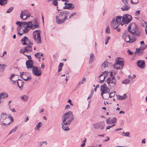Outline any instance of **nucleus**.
Returning <instances> with one entry per match:
<instances>
[{
    "mask_svg": "<svg viewBox=\"0 0 147 147\" xmlns=\"http://www.w3.org/2000/svg\"><path fill=\"white\" fill-rule=\"evenodd\" d=\"M74 118L72 112L71 111H69L62 115V122L63 123L67 125H70Z\"/></svg>",
    "mask_w": 147,
    "mask_h": 147,
    "instance_id": "f257e3e1",
    "label": "nucleus"
},
{
    "mask_svg": "<svg viewBox=\"0 0 147 147\" xmlns=\"http://www.w3.org/2000/svg\"><path fill=\"white\" fill-rule=\"evenodd\" d=\"M31 79V78L30 77H27L26 78V79H25V81L29 80Z\"/></svg>",
    "mask_w": 147,
    "mask_h": 147,
    "instance_id": "69168bd1",
    "label": "nucleus"
},
{
    "mask_svg": "<svg viewBox=\"0 0 147 147\" xmlns=\"http://www.w3.org/2000/svg\"><path fill=\"white\" fill-rule=\"evenodd\" d=\"M95 59V57L94 54L92 53H91L90 55V59H89V63H92V62Z\"/></svg>",
    "mask_w": 147,
    "mask_h": 147,
    "instance_id": "cd10ccee",
    "label": "nucleus"
},
{
    "mask_svg": "<svg viewBox=\"0 0 147 147\" xmlns=\"http://www.w3.org/2000/svg\"><path fill=\"white\" fill-rule=\"evenodd\" d=\"M17 84L20 90L23 89V86L24 84V82L20 79H18L17 80Z\"/></svg>",
    "mask_w": 147,
    "mask_h": 147,
    "instance_id": "4be33fe9",
    "label": "nucleus"
},
{
    "mask_svg": "<svg viewBox=\"0 0 147 147\" xmlns=\"http://www.w3.org/2000/svg\"><path fill=\"white\" fill-rule=\"evenodd\" d=\"M106 140H104L105 142H106V141H108V140H109V137L108 136L107 137H106Z\"/></svg>",
    "mask_w": 147,
    "mask_h": 147,
    "instance_id": "774afa93",
    "label": "nucleus"
},
{
    "mask_svg": "<svg viewBox=\"0 0 147 147\" xmlns=\"http://www.w3.org/2000/svg\"><path fill=\"white\" fill-rule=\"evenodd\" d=\"M24 28L23 29V32H18V34L20 35H22L23 33H26L28 32L30 30V29L28 28L27 27H26L25 26V27H24Z\"/></svg>",
    "mask_w": 147,
    "mask_h": 147,
    "instance_id": "a878e982",
    "label": "nucleus"
},
{
    "mask_svg": "<svg viewBox=\"0 0 147 147\" xmlns=\"http://www.w3.org/2000/svg\"><path fill=\"white\" fill-rule=\"evenodd\" d=\"M131 82V81L130 80L127 78L125 79L122 82V83L123 84H128L129 83H130Z\"/></svg>",
    "mask_w": 147,
    "mask_h": 147,
    "instance_id": "473e14b6",
    "label": "nucleus"
},
{
    "mask_svg": "<svg viewBox=\"0 0 147 147\" xmlns=\"http://www.w3.org/2000/svg\"><path fill=\"white\" fill-rule=\"evenodd\" d=\"M116 82L117 80L114 76L112 77L111 78L109 77L106 80V82L109 84V86L110 87V84L112 85V86H114L116 84Z\"/></svg>",
    "mask_w": 147,
    "mask_h": 147,
    "instance_id": "9b49d317",
    "label": "nucleus"
},
{
    "mask_svg": "<svg viewBox=\"0 0 147 147\" xmlns=\"http://www.w3.org/2000/svg\"><path fill=\"white\" fill-rule=\"evenodd\" d=\"M20 76L24 80H25V79H26L27 77L26 75V73L24 72L20 73Z\"/></svg>",
    "mask_w": 147,
    "mask_h": 147,
    "instance_id": "c756f323",
    "label": "nucleus"
},
{
    "mask_svg": "<svg viewBox=\"0 0 147 147\" xmlns=\"http://www.w3.org/2000/svg\"><path fill=\"white\" fill-rule=\"evenodd\" d=\"M136 40V38L134 36H132V37L130 38V40H129V42L132 43L135 41Z\"/></svg>",
    "mask_w": 147,
    "mask_h": 147,
    "instance_id": "58836bf2",
    "label": "nucleus"
},
{
    "mask_svg": "<svg viewBox=\"0 0 147 147\" xmlns=\"http://www.w3.org/2000/svg\"><path fill=\"white\" fill-rule=\"evenodd\" d=\"M0 72H3L4 71L5 69V67L6 66V65H5L3 64L2 65L1 64H0Z\"/></svg>",
    "mask_w": 147,
    "mask_h": 147,
    "instance_id": "f704fd0d",
    "label": "nucleus"
},
{
    "mask_svg": "<svg viewBox=\"0 0 147 147\" xmlns=\"http://www.w3.org/2000/svg\"><path fill=\"white\" fill-rule=\"evenodd\" d=\"M62 128L65 131H68L69 130V128L67 126L69 125H67L64 123L62 124Z\"/></svg>",
    "mask_w": 147,
    "mask_h": 147,
    "instance_id": "c85d7f7f",
    "label": "nucleus"
},
{
    "mask_svg": "<svg viewBox=\"0 0 147 147\" xmlns=\"http://www.w3.org/2000/svg\"><path fill=\"white\" fill-rule=\"evenodd\" d=\"M108 62L107 61H105L104 63L101 66L103 67H105L107 66Z\"/></svg>",
    "mask_w": 147,
    "mask_h": 147,
    "instance_id": "de8ad7c7",
    "label": "nucleus"
},
{
    "mask_svg": "<svg viewBox=\"0 0 147 147\" xmlns=\"http://www.w3.org/2000/svg\"><path fill=\"white\" fill-rule=\"evenodd\" d=\"M109 93L108 92V93H107L104 94L103 95V96H102V98L104 99H106L109 98Z\"/></svg>",
    "mask_w": 147,
    "mask_h": 147,
    "instance_id": "4c0bfd02",
    "label": "nucleus"
},
{
    "mask_svg": "<svg viewBox=\"0 0 147 147\" xmlns=\"http://www.w3.org/2000/svg\"><path fill=\"white\" fill-rule=\"evenodd\" d=\"M63 63H60L59 65L58 68V72L61 71L62 70V67L63 66Z\"/></svg>",
    "mask_w": 147,
    "mask_h": 147,
    "instance_id": "37998d69",
    "label": "nucleus"
},
{
    "mask_svg": "<svg viewBox=\"0 0 147 147\" xmlns=\"http://www.w3.org/2000/svg\"><path fill=\"white\" fill-rule=\"evenodd\" d=\"M144 27H145V31L146 34L147 35V23L146 22H145L144 24L143 25Z\"/></svg>",
    "mask_w": 147,
    "mask_h": 147,
    "instance_id": "79ce46f5",
    "label": "nucleus"
},
{
    "mask_svg": "<svg viewBox=\"0 0 147 147\" xmlns=\"http://www.w3.org/2000/svg\"><path fill=\"white\" fill-rule=\"evenodd\" d=\"M32 73L34 76H39L42 74V71L40 67L36 66H33L32 69Z\"/></svg>",
    "mask_w": 147,
    "mask_h": 147,
    "instance_id": "9d476101",
    "label": "nucleus"
},
{
    "mask_svg": "<svg viewBox=\"0 0 147 147\" xmlns=\"http://www.w3.org/2000/svg\"><path fill=\"white\" fill-rule=\"evenodd\" d=\"M110 37H109L108 36L107 37L106 40H105V44L106 45H107L108 42L109 40L110 39Z\"/></svg>",
    "mask_w": 147,
    "mask_h": 147,
    "instance_id": "6e6d98bb",
    "label": "nucleus"
},
{
    "mask_svg": "<svg viewBox=\"0 0 147 147\" xmlns=\"http://www.w3.org/2000/svg\"><path fill=\"white\" fill-rule=\"evenodd\" d=\"M140 14V11L138 10L136 11L135 13V15L136 16H138Z\"/></svg>",
    "mask_w": 147,
    "mask_h": 147,
    "instance_id": "13d9d810",
    "label": "nucleus"
},
{
    "mask_svg": "<svg viewBox=\"0 0 147 147\" xmlns=\"http://www.w3.org/2000/svg\"><path fill=\"white\" fill-rule=\"evenodd\" d=\"M21 98L24 101H26L28 100V97L26 95H24L21 96Z\"/></svg>",
    "mask_w": 147,
    "mask_h": 147,
    "instance_id": "e433bc0d",
    "label": "nucleus"
},
{
    "mask_svg": "<svg viewBox=\"0 0 147 147\" xmlns=\"http://www.w3.org/2000/svg\"><path fill=\"white\" fill-rule=\"evenodd\" d=\"M32 46L31 45H28L26 47L24 48L23 49H21L20 52L24 54L26 52L28 53L31 52L32 51Z\"/></svg>",
    "mask_w": 147,
    "mask_h": 147,
    "instance_id": "4468645a",
    "label": "nucleus"
},
{
    "mask_svg": "<svg viewBox=\"0 0 147 147\" xmlns=\"http://www.w3.org/2000/svg\"><path fill=\"white\" fill-rule=\"evenodd\" d=\"M42 125V123L41 122H38L36 125L35 129L36 130H39V128L41 127Z\"/></svg>",
    "mask_w": 147,
    "mask_h": 147,
    "instance_id": "2f4dec72",
    "label": "nucleus"
},
{
    "mask_svg": "<svg viewBox=\"0 0 147 147\" xmlns=\"http://www.w3.org/2000/svg\"><path fill=\"white\" fill-rule=\"evenodd\" d=\"M17 127H16V126L13 129H12L10 131V132L9 133V135L11 134V133H13V132H15L16 130L17 129Z\"/></svg>",
    "mask_w": 147,
    "mask_h": 147,
    "instance_id": "3c124183",
    "label": "nucleus"
},
{
    "mask_svg": "<svg viewBox=\"0 0 147 147\" xmlns=\"http://www.w3.org/2000/svg\"><path fill=\"white\" fill-rule=\"evenodd\" d=\"M85 81L86 79L84 78L83 79L79 82L78 84L80 85V84H83L85 82Z\"/></svg>",
    "mask_w": 147,
    "mask_h": 147,
    "instance_id": "603ef678",
    "label": "nucleus"
},
{
    "mask_svg": "<svg viewBox=\"0 0 147 147\" xmlns=\"http://www.w3.org/2000/svg\"><path fill=\"white\" fill-rule=\"evenodd\" d=\"M38 20L37 19H35L34 21H33V23L32 24V28H31V29L34 30L35 28H38L39 26V23H38L37 21Z\"/></svg>",
    "mask_w": 147,
    "mask_h": 147,
    "instance_id": "b1692460",
    "label": "nucleus"
},
{
    "mask_svg": "<svg viewBox=\"0 0 147 147\" xmlns=\"http://www.w3.org/2000/svg\"><path fill=\"white\" fill-rule=\"evenodd\" d=\"M105 32L106 33L108 34H110V28L108 26L107 27L105 30Z\"/></svg>",
    "mask_w": 147,
    "mask_h": 147,
    "instance_id": "8fccbe9b",
    "label": "nucleus"
},
{
    "mask_svg": "<svg viewBox=\"0 0 147 147\" xmlns=\"http://www.w3.org/2000/svg\"><path fill=\"white\" fill-rule=\"evenodd\" d=\"M21 42L23 45H32L33 44V43L26 36H24L23 38L21 40Z\"/></svg>",
    "mask_w": 147,
    "mask_h": 147,
    "instance_id": "ddd939ff",
    "label": "nucleus"
},
{
    "mask_svg": "<svg viewBox=\"0 0 147 147\" xmlns=\"http://www.w3.org/2000/svg\"><path fill=\"white\" fill-rule=\"evenodd\" d=\"M40 30H36L33 32V35L34 38L38 43H41L40 35Z\"/></svg>",
    "mask_w": 147,
    "mask_h": 147,
    "instance_id": "1a4fd4ad",
    "label": "nucleus"
},
{
    "mask_svg": "<svg viewBox=\"0 0 147 147\" xmlns=\"http://www.w3.org/2000/svg\"><path fill=\"white\" fill-rule=\"evenodd\" d=\"M117 121V119L116 117H113L112 118L110 117L106 120V122L107 123L109 124H111L115 123Z\"/></svg>",
    "mask_w": 147,
    "mask_h": 147,
    "instance_id": "aec40b11",
    "label": "nucleus"
},
{
    "mask_svg": "<svg viewBox=\"0 0 147 147\" xmlns=\"http://www.w3.org/2000/svg\"><path fill=\"white\" fill-rule=\"evenodd\" d=\"M121 17L122 16H118L116 17V19H113L111 22V27L113 29L117 28L119 24H121Z\"/></svg>",
    "mask_w": 147,
    "mask_h": 147,
    "instance_id": "423d86ee",
    "label": "nucleus"
},
{
    "mask_svg": "<svg viewBox=\"0 0 147 147\" xmlns=\"http://www.w3.org/2000/svg\"><path fill=\"white\" fill-rule=\"evenodd\" d=\"M26 67L27 68H33V62L32 60H28L26 61Z\"/></svg>",
    "mask_w": 147,
    "mask_h": 147,
    "instance_id": "412c9836",
    "label": "nucleus"
},
{
    "mask_svg": "<svg viewBox=\"0 0 147 147\" xmlns=\"http://www.w3.org/2000/svg\"><path fill=\"white\" fill-rule=\"evenodd\" d=\"M69 12L66 11L59 12V16H56V20L58 24H61L63 23L66 20L68 19L67 16Z\"/></svg>",
    "mask_w": 147,
    "mask_h": 147,
    "instance_id": "7ed1b4c3",
    "label": "nucleus"
},
{
    "mask_svg": "<svg viewBox=\"0 0 147 147\" xmlns=\"http://www.w3.org/2000/svg\"><path fill=\"white\" fill-rule=\"evenodd\" d=\"M116 63L114 64V67L117 69H121L124 66V61L121 58L118 57L115 59Z\"/></svg>",
    "mask_w": 147,
    "mask_h": 147,
    "instance_id": "20e7f679",
    "label": "nucleus"
},
{
    "mask_svg": "<svg viewBox=\"0 0 147 147\" xmlns=\"http://www.w3.org/2000/svg\"><path fill=\"white\" fill-rule=\"evenodd\" d=\"M100 90L101 92V95L102 96H103L104 94L108 93L110 91L109 89L107 87L105 84L100 86Z\"/></svg>",
    "mask_w": 147,
    "mask_h": 147,
    "instance_id": "f8f14e48",
    "label": "nucleus"
},
{
    "mask_svg": "<svg viewBox=\"0 0 147 147\" xmlns=\"http://www.w3.org/2000/svg\"><path fill=\"white\" fill-rule=\"evenodd\" d=\"M131 2L132 3L134 4H136L138 2V0H131Z\"/></svg>",
    "mask_w": 147,
    "mask_h": 147,
    "instance_id": "4d7b16f0",
    "label": "nucleus"
},
{
    "mask_svg": "<svg viewBox=\"0 0 147 147\" xmlns=\"http://www.w3.org/2000/svg\"><path fill=\"white\" fill-rule=\"evenodd\" d=\"M105 125L104 121L96 123L93 125L94 128L95 129L98 130H102L105 128Z\"/></svg>",
    "mask_w": 147,
    "mask_h": 147,
    "instance_id": "6e6552de",
    "label": "nucleus"
},
{
    "mask_svg": "<svg viewBox=\"0 0 147 147\" xmlns=\"http://www.w3.org/2000/svg\"><path fill=\"white\" fill-rule=\"evenodd\" d=\"M16 24L18 25L17 30L18 32H21V29H23L24 27H25L24 26V23L23 22L20 21H17L16 22Z\"/></svg>",
    "mask_w": 147,
    "mask_h": 147,
    "instance_id": "dca6fc26",
    "label": "nucleus"
},
{
    "mask_svg": "<svg viewBox=\"0 0 147 147\" xmlns=\"http://www.w3.org/2000/svg\"><path fill=\"white\" fill-rule=\"evenodd\" d=\"M116 93V92L115 91H114L112 93H109V97L111 98L112 97H113L115 96V94Z\"/></svg>",
    "mask_w": 147,
    "mask_h": 147,
    "instance_id": "a18cd8bd",
    "label": "nucleus"
},
{
    "mask_svg": "<svg viewBox=\"0 0 147 147\" xmlns=\"http://www.w3.org/2000/svg\"><path fill=\"white\" fill-rule=\"evenodd\" d=\"M65 3V6L63 7L64 9H69L70 10L73 9L74 8V5L72 3Z\"/></svg>",
    "mask_w": 147,
    "mask_h": 147,
    "instance_id": "a211bd4d",
    "label": "nucleus"
},
{
    "mask_svg": "<svg viewBox=\"0 0 147 147\" xmlns=\"http://www.w3.org/2000/svg\"><path fill=\"white\" fill-rule=\"evenodd\" d=\"M123 39L126 42H129V40H130V37L129 36H125V38L122 37Z\"/></svg>",
    "mask_w": 147,
    "mask_h": 147,
    "instance_id": "a19ab883",
    "label": "nucleus"
},
{
    "mask_svg": "<svg viewBox=\"0 0 147 147\" xmlns=\"http://www.w3.org/2000/svg\"><path fill=\"white\" fill-rule=\"evenodd\" d=\"M27 11L26 10L22 11L20 14L21 18L24 20H26L27 18L29 17L30 16L27 15Z\"/></svg>",
    "mask_w": 147,
    "mask_h": 147,
    "instance_id": "f3484780",
    "label": "nucleus"
},
{
    "mask_svg": "<svg viewBox=\"0 0 147 147\" xmlns=\"http://www.w3.org/2000/svg\"><path fill=\"white\" fill-rule=\"evenodd\" d=\"M99 85L98 84V85H97L95 87V88H94V91H96V90H97V89L99 88Z\"/></svg>",
    "mask_w": 147,
    "mask_h": 147,
    "instance_id": "680f3d73",
    "label": "nucleus"
},
{
    "mask_svg": "<svg viewBox=\"0 0 147 147\" xmlns=\"http://www.w3.org/2000/svg\"><path fill=\"white\" fill-rule=\"evenodd\" d=\"M127 97V95L126 94H124L122 96L118 95L117 96V99L119 100H123L125 99Z\"/></svg>",
    "mask_w": 147,
    "mask_h": 147,
    "instance_id": "bb28decb",
    "label": "nucleus"
},
{
    "mask_svg": "<svg viewBox=\"0 0 147 147\" xmlns=\"http://www.w3.org/2000/svg\"><path fill=\"white\" fill-rule=\"evenodd\" d=\"M15 75V74H13L11 76L10 78V79L11 81H13V80H12V78L14 77Z\"/></svg>",
    "mask_w": 147,
    "mask_h": 147,
    "instance_id": "0e129e2a",
    "label": "nucleus"
},
{
    "mask_svg": "<svg viewBox=\"0 0 147 147\" xmlns=\"http://www.w3.org/2000/svg\"><path fill=\"white\" fill-rule=\"evenodd\" d=\"M129 32H128V30L125 31L123 34L122 37H123L124 38L125 36H129Z\"/></svg>",
    "mask_w": 147,
    "mask_h": 147,
    "instance_id": "c9c22d12",
    "label": "nucleus"
},
{
    "mask_svg": "<svg viewBox=\"0 0 147 147\" xmlns=\"http://www.w3.org/2000/svg\"><path fill=\"white\" fill-rule=\"evenodd\" d=\"M10 123L8 116L6 113H2L0 118V123L1 125H7Z\"/></svg>",
    "mask_w": 147,
    "mask_h": 147,
    "instance_id": "39448f33",
    "label": "nucleus"
},
{
    "mask_svg": "<svg viewBox=\"0 0 147 147\" xmlns=\"http://www.w3.org/2000/svg\"><path fill=\"white\" fill-rule=\"evenodd\" d=\"M13 9V7H9L8 9H7L6 11V13H9L11 12V11H12Z\"/></svg>",
    "mask_w": 147,
    "mask_h": 147,
    "instance_id": "09e8293b",
    "label": "nucleus"
},
{
    "mask_svg": "<svg viewBox=\"0 0 147 147\" xmlns=\"http://www.w3.org/2000/svg\"><path fill=\"white\" fill-rule=\"evenodd\" d=\"M124 5L121 7V9L123 11H127L130 8V6L128 4L129 0H122Z\"/></svg>",
    "mask_w": 147,
    "mask_h": 147,
    "instance_id": "2eb2a0df",
    "label": "nucleus"
},
{
    "mask_svg": "<svg viewBox=\"0 0 147 147\" xmlns=\"http://www.w3.org/2000/svg\"><path fill=\"white\" fill-rule=\"evenodd\" d=\"M76 12H74V13H71V14L70 15L69 18V19L68 18V19H70V18H72V17L76 15Z\"/></svg>",
    "mask_w": 147,
    "mask_h": 147,
    "instance_id": "864d4df0",
    "label": "nucleus"
},
{
    "mask_svg": "<svg viewBox=\"0 0 147 147\" xmlns=\"http://www.w3.org/2000/svg\"><path fill=\"white\" fill-rule=\"evenodd\" d=\"M138 66L141 68H144L145 66V61L143 60H140L137 62Z\"/></svg>",
    "mask_w": 147,
    "mask_h": 147,
    "instance_id": "5701e85b",
    "label": "nucleus"
},
{
    "mask_svg": "<svg viewBox=\"0 0 147 147\" xmlns=\"http://www.w3.org/2000/svg\"><path fill=\"white\" fill-rule=\"evenodd\" d=\"M130 133L129 132H127L125 133L123 132L122 133V135L125 136L129 137Z\"/></svg>",
    "mask_w": 147,
    "mask_h": 147,
    "instance_id": "49530a36",
    "label": "nucleus"
},
{
    "mask_svg": "<svg viewBox=\"0 0 147 147\" xmlns=\"http://www.w3.org/2000/svg\"><path fill=\"white\" fill-rule=\"evenodd\" d=\"M7 0H0V5L4 6L7 3Z\"/></svg>",
    "mask_w": 147,
    "mask_h": 147,
    "instance_id": "7c9ffc66",
    "label": "nucleus"
},
{
    "mask_svg": "<svg viewBox=\"0 0 147 147\" xmlns=\"http://www.w3.org/2000/svg\"><path fill=\"white\" fill-rule=\"evenodd\" d=\"M70 108V106L69 105H67L65 107V109H69Z\"/></svg>",
    "mask_w": 147,
    "mask_h": 147,
    "instance_id": "338daca9",
    "label": "nucleus"
},
{
    "mask_svg": "<svg viewBox=\"0 0 147 147\" xmlns=\"http://www.w3.org/2000/svg\"><path fill=\"white\" fill-rule=\"evenodd\" d=\"M143 50H142L141 48H139L138 49H136V53H139V55H141L142 53Z\"/></svg>",
    "mask_w": 147,
    "mask_h": 147,
    "instance_id": "72a5a7b5",
    "label": "nucleus"
},
{
    "mask_svg": "<svg viewBox=\"0 0 147 147\" xmlns=\"http://www.w3.org/2000/svg\"><path fill=\"white\" fill-rule=\"evenodd\" d=\"M9 118V120H11L12 122H13V118L11 117V116H8Z\"/></svg>",
    "mask_w": 147,
    "mask_h": 147,
    "instance_id": "052dcab7",
    "label": "nucleus"
},
{
    "mask_svg": "<svg viewBox=\"0 0 147 147\" xmlns=\"http://www.w3.org/2000/svg\"><path fill=\"white\" fill-rule=\"evenodd\" d=\"M108 74V72L107 71H104L102 74H101L99 76V78H100L102 76H103V78L102 80H101L100 81L99 83H102L104 82L105 79L107 77V76Z\"/></svg>",
    "mask_w": 147,
    "mask_h": 147,
    "instance_id": "6ab92c4d",
    "label": "nucleus"
},
{
    "mask_svg": "<svg viewBox=\"0 0 147 147\" xmlns=\"http://www.w3.org/2000/svg\"><path fill=\"white\" fill-rule=\"evenodd\" d=\"M23 23H24V26H25L26 27H27L29 29H31V28H32V21H29L28 22H23Z\"/></svg>",
    "mask_w": 147,
    "mask_h": 147,
    "instance_id": "393cba45",
    "label": "nucleus"
},
{
    "mask_svg": "<svg viewBox=\"0 0 147 147\" xmlns=\"http://www.w3.org/2000/svg\"><path fill=\"white\" fill-rule=\"evenodd\" d=\"M128 30L132 35L139 36L141 34V31L138 29L136 24L132 23L130 24L128 27Z\"/></svg>",
    "mask_w": 147,
    "mask_h": 147,
    "instance_id": "f03ea898",
    "label": "nucleus"
},
{
    "mask_svg": "<svg viewBox=\"0 0 147 147\" xmlns=\"http://www.w3.org/2000/svg\"><path fill=\"white\" fill-rule=\"evenodd\" d=\"M24 55H25L27 57H28V58L29 59H30V60L31 59V56L30 55H27L25 54H24Z\"/></svg>",
    "mask_w": 147,
    "mask_h": 147,
    "instance_id": "e2e57ef3",
    "label": "nucleus"
},
{
    "mask_svg": "<svg viewBox=\"0 0 147 147\" xmlns=\"http://www.w3.org/2000/svg\"><path fill=\"white\" fill-rule=\"evenodd\" d=\"M35 56L38 59H39V61H40V53H37L35 54Z\"/></svg>",
    "mask_w": 147,
    "mask_h": 147,
    "instance_id": "c03bdc74",
    "label": "nucleus"
},
{
    "mask_svg": "<svg viewBox=\"0 0 147 147\" xmlns=\"http://www.w3.org/2000/svg\"><path fill=\"white\" fill-rule=\"evenodd\" d=\"M1 94H2V98H5L7 97L8 96V94L5 92H4L3 93H0Z\"/></svg>",
    "mask_w": 147,
    "mask_h": 147,
    "instance_id": "ea45409f",
    "label": "nucleus"
},
{
    "mask_svg": "<svg viewBox=\"0 0 147 147\" xmlns=\"http://www.w3.org/2000/svg\"><path fill=\"white\" fill-rule=\"evenodd\" d=\"M127 52L130 55H132L133 54V53L129 49L127 50Z\"/></svg>",
    "mask_w": 147,
    "mask_h": 147,
    "instance_id": "bf43d9fd",
    "label": "nucleus"
},
{
    "mask_svg": "<svg viewBox=\"0 0 147 147\" xmlns=\"http://www.w3.org/2000/svg\"><path fill=\"white\" fill-rule=\"evenodd\" d=\"M52 4L56 6L58 5V2L57 0H55L53 1Z\"/></svg>",
    "mask_w": 147,
    "mask_h": 147,
    "instance_id": "5fc2aeb1",
    "label": "nucleus"
},
{
    "mask_svg": "<svg viewBox=\"0 0 147 147\" xmlns=\"http://www.w3.org/2000/svg\"><path fill=\"white\" fill-rule=\"evenodd\" d=\"M122 21L121 23V26L125 24H127L132 20V17L131 16L128 14H125L123 15Z\"/></svg>",
    "mask_w": 147,
    "mask_h": 147,
    "instance_id": "0eeeda50",
    "label": "nucleus"
}]
</instances>
